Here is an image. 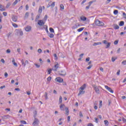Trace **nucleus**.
Here are the masks:
<instances>
[{"mask_svg": "<svg viewBox=\"0 0 126 126\" xmlns=\"http://www.w3.org/2000/svg\"><path fill=\"white\" fill-rule=\"evenodd\" d=\"M93 27H95V25L96 26H104L105 24L102 21H100L99 20L96 19L94 20V23L92 24Z\"/></svg>", "mask_w": 126, "mask_h": 126, "instance_id": "f257e3e1", "label": "nucleus"}, {"mask_svg": "<svg viewBox=\"0 0 126 126\" xmlns=\"http://www.w3.org/2000/svg\"><path fill=\"white\" fill-rule=\"evenodd\" d=\"M92 86L95 91V93H96V94H100V90L99 89V88L95 85H93Z\"/></svg>", "mask_w": 126, "mask_h": 126, "instance_id": "f03ea898", "label": "nucleus"}, {"mask_svg": "<svg viewBox=\"0 0 126 126\" xmlns=\"http://www.w3.org/2000/svg\"><path fill=\"white\" fill-rule=\"evenodd\" d=\"M21 63L23 67H25V66H26V64H28V63H29V62L28 60H26L25 62H24V60L23 59L21 60Z\"/></svg>", "mask_w": 126, "mask_h": 126, "instance_id": "7ed1b4c3", "label": "nucleus"}, {"mask_svg": "<svg viewBox=\"0 0 126 126\" xmlns=\"http://www.w3.org/2000/svg\"><path fill=\"white\" fill-rule=\"evenodd\" d=\"M1 118L3 121H5V120H7V119L10 118V116L9 115H6L4 116H1Z\"/></svg>", "mask_w": 126, "mask_h": 126, "instance_id": "20e7f679", "label": "nucleus"}, {"mask_svg": "<svg viewBox=\"0 0 126 126\" xmlns=\"http://www.w3.org/2000/svg\"><path fill=\"white\" fill-rule=\"evenodd\" d=\"M60 66V64L59 63H57L52 68L53 70L54 71H57L58 70V68H59V67Z\"/></svg>", "mask_w": 126, "mask_h": 126, "instance_id": "39448f33", "label": "nucleus"}, {"mask_svg": "<svg viewBox=\"0 0 126 126\" xmlns=\"http://www.w3.org/2000/svg\"><path fill=\"white\" fill-rule=\"evenodd\" d=\"M39 125V120L37 118H34V121L32 123L33 126H38Z\"/></svg>", "mask_w": 126, "mask_h": 126, "instance_id": "423d86ee", "label": "nucleus"}, {"mask_svg": "<svg viewBox=\"0 0 126 126\" xmlns=\"http://www.w3.org/2000/svg\"><path fill=\"white\" fill-rule=\"evenodd\" d=\"M103 44H107L106 49H108V48H110V46H111V42H107V40H103Z\"/></svg>", "mask_w": 126, "mask_h": 126, "instance_id": "0eeeda50", "label": "nucleus"}, {"mask_svg": "<svg viewBox=\"0 0 126 126\" xmlns=\"http://www.w3.org/2000/svg\"><path fill=\"white\" fill-rule=\"evenodd\" d=\"M55 81L59 82V83H62V82L63 81V79L62 78L57 77L55 79Z\"/></svg>", "mask_w": 126, "mask_h": 126, "instance_id": "6e6552de", "label": "nucleus"}, {"mask_svg": "<svg viewBox=\"0 0 126 126\" xmlns=\"http://www.w3.org/2000/svg\"><path fill=\"white\" fill-rule=\"evenodd\" d=\"M105 88H106L107 90L110 92V93H114V91H113L111 88L109 87V86H105Z\"/></svg>", "mask_w": 126, "mask_h": 126, "instance_id": "1a4fd4ad", "label": "nucleus"}, {"mask_svg": "<svg viewBox=\"0 0 126 126\" xmlns=\"http://www.w3.org/2000/svg\"><path fill=\"white\" fill-rule=\"evenodd\" d=\"M37 24L39 25V26H43V25L45 24V23H44V21H43V20H40L38 21Z\"/></svg>", "mask_w": 126, "mask_h": 126, "instance_id": "9d476101", "label": "nucleus"}, {"mask_svg": "<svg viewBox=\"0 0 126 126\" xmlns=\"http://www.w3.org/2000/svg\"><path fill=\"white\" fill-rule=\"evenodd\" d=\"M59 73V75H61V76H65L66 75V72L65 71L62 70Z\"/></svg>", "mask_w": 126, "mask_h": 126, "instance_id": "9b49d317", "label": "nucleus"}, {"mask_svg": "<svg viewBox=\"0 0 126 126\" xmlns=\"http://www.w3.org/2000/svg\"><path fill=\"white\" fill-rule=\"evenodd\" d=\"M17 16L15 15H12V20L14 21V22H16L17 21Z\"/></svg>", "mask_w": 126, "mask_h": 126, "instance_id": "f8f14e48", "label": "nucleus"}, {"mask_svg": "<svg viewBox=\"0 0 126 126\" xmlns=\"http://www.w3.org/2000/svg\"><path fill=\"white\" fill-rule=\"evenodd\" d=\"M0 11H5V8L1 4H0Z\"/></svg>", "mask_w": 126, "mask_h": 126, "instance_id": "ddd939ff", "label": "nucleus"}, {"mask_svg": "<svg viewBox=\"0 0 126 126\" xmlns=\"http://www.w3.org/2000/svg\"><path fill=\"white\" fill-rule=\"evenodd\" d=\"M80 19L82 20V21H86L87 18L84 16H82L80 17Z\"/></svg>", "mask_w": 126, "mask_h": 126, "instance_id": "4468645a", "label": "nucleus"}, {"mask_svg": "<svg viewBox=\"0 0 126 126\" xmlns=\"http://www.w3.org/2000/svg\"><path fill=\"white\" fill-rule=\"evenodd\" d=\"M84 93H85V91H83L82 90H81L79 91V94H78V96H80V95H82V94H84Z\"/></svg>", "mask_w": 126, "mask_h": 126, "instance_id": "2eb2a0df", "label": "nucleus"}, {"mask_svg": "<svg viewBox=\"0 0 126 126\" xmlns=\"http://www.w3.org/2000/svg\"><path fill=\"white\" fill-rule=\"evenodd\" d=\"M86 86H87V85H86V84H84L80 87V89H81V90H84V89L86 88Z\"/></svg>", "mask_w": 126, "mask_h": 126, "instance_id": "dca6fc26", "label": "nucleus"}, {"mask_svg": "<svg viewBox=\"0 0 126 126\" xmlns=\"http://www.w3.org/2000/svg\"><path fill=\"white\" fill-rule=\"evenodd\" d=\"M17 31L20 36H22L23 35V32H22L21 29L17 30Z\"/></svg>", "mask_w": 126, "mask_h": 126, "instance_id": "f3484780", "label": "nucleus"}, {"mask_svg": "<svg viewBox=\"0 0 126 126\" xmlns=\"http://www.w3.org/2000/svg\"><path fill=\"white\" fill-rule=\"evenodd\" d=\"M79 26H80V25L79 24H75V25H74L73 27H72V29H76V28H78V27H79Z\"/></svg>", "mask_w": 126, "mask_h": 126, "instance_id": "a211bd4d", "label": "nucleus"}, {"mask_svg": "<svg viewBox=\"0 0 126 126\" xmlns=\"http://www.w3.org/2000/svg\"><path fill=\"white\" fill-rule=\"evenodd\" d=\"M32 29L31 27L28 26L25 28V30L27 32H29Z\"/></svg>", "mask_w": 126, "mask_h": 126, "instance_id": "6ab92c4d", "label": "nucleus"}, {"mask_svg": "<svg viewBox=\"0 0 126 126\" xmlns=\"http://www.w3.org/2000/svg\"><path fill=\"white\" fill-rule=\"evenodd\" d=\"M102 44L101 42H94L93 44V46H98V45H101Z\"/></svg>", "mask_w": 126, "mask_h": 126, "instance_id": "aec40b11", "label": "nucleus"}, {"mask_svg": "<svg viewBox=\"0 0 126 126\" xmlns=\"http://www.w3.org/2000/svg\"><path fill=\"white\" fill-rule=\"evenodd\" d=\"M47 34L50 38H54V34L49 32Z\"/></svg>", "mask_w": 126, "mask_h": 126, "instance_id": "412c9836", "label": "nucleus"}, {"mask_svg": "<svg viewBox=\"0 0 126 126\" xmlns=\"http://www.w3.org/2000/svg\"><path fill=\"white\" fill-rule=\"evenodd\" d=\"M95 1H96V0H92V1H90L89 2V5H88V6H91V4H92V3H93V2H95Z\"/></svg>", "mask_w": 126, "mask_h": 126, "instance_id": "4be33fe9", "label": "nucleus"}, {"mask_svg": "<svg viewBox=\"0 0 126 126\" xmlns=\"http://www.w3.org/2000/svg\"><path fill=\"white\" fill-rule=\"evenodd\" d=\"M65 114L66 116H68V108L65 107Z\"/></svg>", "mask_w": 126, "mask_h": 126, "instance_id": "5701e85b", "label": "nucleus"}, {"mask_svg": "<svg viewBox=\"0 0 126 126\" xmlns=\"http://www.w3.org/2000/svg\"><path fill=\"white\" fill-rule=\"evenodd\" d=\"M44 97L45 98V100H48V99H49V98H48V93L47 92L45 93Z\"/></svg>", "mask_w": 126, "mask_h": 126, "instance_id": "b1692460", "label": "nucleus"}, {"mask_svg": "<svg viewBox=\"0 0 126 126\" xmlns=\"http://www.w3.org/2000/svg\"><path fill=\"white\" fill-rule=\"evenodd\" d=\"M63 103V97L62 96H60L59 97V103L62 104Z\"/></svg>", "mask_w": 126, "mask_h": 126, "instance_id": "393cba45", "label": "nucleus"}, {"mask_svg": "<svg viewBox=\"0 0 126 126\" xmlns=\"http://www.w3.org/2000/svg\"><path fill=\"white\" fill-rule=\"evenodd\" d=\"M114 29H115V30H117V29H120V27H119L118 26V25H114Z\"/></svg>", "mask_w": 126, "mask_h": 126, "instance_id": "a878e982", "label": "nucleus"}, {"mask_svg": "<svg viewBox=\"0 0 126 126\" xmlns=\"http://www.w3.org/2000/svg\"><path fill=\"white\" fill-rule=\"evenodd\" d=\"M124 25H125V22L121 21L119 24V26H124Z\"/></svg>", "mask_w": 126, "mask_h": 126, "instance_id": "bb28decb", "label": "nucleus"}, {"mask_svg": "<svg viewBox=\"0 0 126 126\" xmlns=\"http://www.w3.org/2000/svg\"><path fill=\"white\" fill-rule=\"evenodd\" d=\"M42 8L41 6H39V9H38V12H39V13H42Z\"/></svg>", "mask_w": 126, "mask_h": 126, "instance_id": "cd10ccee", "label": "nucleus"}, {"mask_svg": "<svg viewBox=\"0 0 126 126\" xmlns=\"http://www.w3.org/2000/svg\"><path fill=\"white\" fill-rule=\"evenodd\" d=\"M84 30V28H81L77 30L78 32H81V31H83Z\"/></svg>", "mask_w": 126, "mask_h": 126, "instance_id": "c85d7f7f", "label": "nucleus"}, {"mask_svg": "<svg viewBox=\"0 0 126 126\" xmlns=\"http://www.w3.org/2000/svg\"><path fill=\"white\" fill-rule=\"evenodd\" d=\"M36 116H37V111L35 110L33 112V117L36 118Z\"/></svg>", "mask_w": 126, "mask_h": 126, "instance_id": "c756f323", "label": "nucleus"}, {"mask_svg": "<svg viewBox=\"0 0 126 126\" xmlns=\"http://www.w3.org/2000/svg\"><path fill=\"white\" fill-rule=\"evenodd\" d=\"M114 14H115V15H117V14H118V13H119V11L118 10H115L113 12Z\"/></svg>", "mask_w": 126, "mask_h": 126, "instance_id": "7c9ffc66", "label": "nucleus"}, {"mask_svg": "<svg viewBox=\"0 0 126 126\" xmlns=\"http://www.w3.org/2000/svg\"><path fill=\"white\" fill-rule=\"evenodd\" d=\"M49 30L51 33H55V31L52 28H50Z\"/></svg>", "mask_w": 126, "mask_h": 126, "instance_id": "2f4dec72", "label": "nucleus"}, {"mask_svg": "<svg viewBox=\"0 0 126 126\" xmlns=\"http://www.w3.org/2000/svg\"><path fill=\"white\" fill-rule=\"evenodd\" d=\"M52 70H53V68L48 69V74H51V73L52 72Z\"/></svg>", "mask_w": 126, "mask_h": 126, "instance_id": "473e14b6", "label": "nucleus"}, {"mask_svg": "<svg viewBox=\"0 0 126 126\" xmlns=\"http://www.w3.org/2000/svg\"><path fill=\"white\" fill-rule=\"evenodd\" d=\"M63 107H64V104H61L60 105V109L62 111L63 110Z\"/></svg>", "mask_w": 126, "mask_h": 126, "instance_id": "72a5a7b5", "label": "nucleus"}, {"mask_svg": "<svg viewBox=\"0 0 126 126\" xmlns=\"http://www.w3.org/2000/svg\"><path fill=\"white\" fill-rule=\"evenodd\" d=\"M117 59H118L117 57H112L111 58V61L112 62H113V63H114V62H115V61H116V60H117Z\"/></svg>", "mask_w": 126, "mask_h": 126, "instance_id": "f704fd0d", "label": "nucleus"}, {"mask_svg": "<svg viewBox=\"0 0 126 126\" xmlns=\"http://www.w3.org/2000/svg\"><path fill=\"white\" fill-rule=\"evenodd\" d=\"M60 9H62V10L64 9V6H63V4H61L60 5Z\"/></svg>", "mask_w": 126, "mask_h": 126, "instance_id": "c9c22d12", "label": "nucleus"}, {"mask_svg": "<svg viewBox=\"0 0 126 126\" xmlns=\"http://www.w3.org/2000/svg\"><path fill=\"white\" fill-rule=\"evenodd\" d=\"M29 16V13L26 12L25 15V18H28V17Z\"/></svg>", "mask_w": 126, "mask_h": 126, "instance_id": "e433bc0d", "label": "nucleus"}, {"mask_svg": "<svg viewBox=\"0 0 126 126\" xmlns=\"http://www.w3.org/2000/svg\"><path fill=\"white\" fill-rule=\"evenodd\" d=\"M104 124L105 125V126H109V122L107 120H105Z\"/></svg>", "mask_w": 126, "mask_h": 126, "instance_id": "4c0bfd02", "label": "nucleus"}, {"mask_svg": "<svg viewBox=\"0 0 126 126\" xmlns=\"http://www.w3.org/2000/svg\"><path fill=\"white\" fill-rule=\"evenodd\" d=\"M20 123H21L22 124H23V125H26V124H27V123L26 122V121H23V120L21 121H20Z\"/></svg>", "mask_w": 126, "mask_h": 126, "instance_id": "58836bf2", "label": "nucleus"}, {"mask_svg": "<svg viewBox=\"0 0 126 126\" xmlns=\"http://www.w3.org/2000/svg\"><path fill=\"white\" fill-rule=\"evenodd\" d=\"M54 57L55 58V60H56V61H57L58 60V55H57V54H54Z\"/></svg>", "mask_w": 126, "mask_h": 126, "instance_id": "ea45409f", "label": "nucleus"}, {"mask_svg": "<svg viewBox=\"0 0 126 126\" xmlns=\"http://www.w3.org/2000/svg\"><path fill=\"white\" fill-rule=\"evenodd\" d=\"M39 18H40V15H37L36 16L35 21H37V20H38V19H39Z\"/></svg>", "mask_w": 126, "mask_h": 126, "instance_id": "a19ab883", "label": "nucleus"}, {"mask_svg": "<svg viewBox=\"0 0 126 126\" xmlns=\"http://www.w3.org/2000/svg\"><path fill=\"white\" fill-rule=\"evenodd\" d=\"M11 5V4L10 3H8L6 5V8H8V7Z\"/></svg>", "mask_w": 126, "mask_h": 126, "instance_id": "79ce46f5", "label": "nucleus"}, {"mask_svg": "<svg viewBox=\"0 0 126 126\" xmlns=\"http://www.w3.org/2000/svg\"><path fill=\"white\" fill-rule=\"evenodd\" d=\"M18 2V0H15V1L13 3V5H15Z\"/></svg>", "mask_w": 126, "mask_h": 126, "instance_id": "37998d69", "label": "nucleus"}, {"mask_svg": "<svg viewBox=\"0 0 126 126\" xmlns=\"http://www.w3.org/2000/svg\"><path fill=\"white\" fill-rule=\"evenodd\" d=\"M55 3H56V2H53V3L50 5L51 7H54L55 6Z\"/></svg>", "mask_w": 126, "mask_h": 126, "instance_id": "c03bdc74", "label": "nucleus"}, {"mask_svg": "<svg viewBox=\"0 0 126 126\" xmlns=\"http://www.w3.org/2000/svg\"><path fill=\"white\" fill-rule=\"evenodd\" d=\"M102 100H100L99 104V108H101V107H102Z\"/></svg>", "mask_w": 126, "mask_h": 126, "instance_id": "a18cd8bd", "label": "nucleus"}, {"mask_svg": "<svg viewBox=\"0 0 126 126\" xmlns=\"http://www.w3.org/2000/svg\"><path fill=\"white\" fill-rule=\"evenodd\" d=\"M51 79H52V77L49 76V77L47 78V81H51Z\"/></svg>", "mask_w": 126, "mask_h": 126, "instance_id": "49530a36", "label": "nucleus"}, {"mask_svg": "<svg viewBox=\"0 0 126 126\" xmlns=\"http://www.w3.org/2000/svg\"><path fill=\"white\" fill-rule=\"evenodd\" d=\"M12 25L14 27H15V28H17V27H18V26L17 25H16V24L14 23L12 24Z\"/></svg>", "mask_w": 126, "mask_h": 126, "instance_id": "de8ad7c7", "label": "nucleus"}, {"mask_svg": "<svg viewBox=\"0 0 126 126\" xmlns=\"http://www.w3.org/2000/svg\"><path fill=\"white\" fill-rule=\"evenodd\" d=\"M122 64H123V65H126V60L124 61L123 62H122Z\"/></svg>", "mask_w": 126, "mask_h": 126, "instance_id": "09e8293b", "label": "nucleus"}, {"mask_svg": "<svg viewBox=\"0 0 126 126\" xmlns=\"http://www.w3.org/2000/svg\"><path fill=\"white\" fill-rule=\"evenodd\" d=\"M119 43V40H115L114 42V45H118V43Z\"/></svg>", "mask_w": 126, "mask_h": 126, "instance_id": "8fccbe9b", "label": "nucleus"}, {"mask_svg": "<svg viewBox=\"0 0 126 126\" xmlns=\"http://www.w3.org/2000/svg\"><path fill=\"white\" fill-rule=\"evenodd\" d=\"M6 53L7 54H10V49H8L6 50Z\"/></svg>", "mask_w": 126, "mask_h": 126, "instance_id": "3c124183", "label": "nucleus"}, {"mask_svg": "<svg viewBox=\"0 0 126 126\" xmlns=\"http://www.w3.org/2000/svg\"><path fill=\"white\" fill-rule=\"evenodd\" d=\"M94 120L95 121V123H96V124H98L99 121L98 120V118H94Z\"/></svg>", "mask_w": 126, "mask_h": 126, "instance_id": "603ef678", "label": "nucleus"}, {"mask_svg": "<svg viewBox=\"0 0 126 126\" xmlns=\"http://www.w3.org/2000/svg\"><path fill=\"white\" fill-rule=\"evenodd\" d=\"M34 65H35V66L37 68H39V67H40V65H38L37 63H34Z\"/></svg>", "mask_w": 126, "mask_h": 126, "instance_id": "864d4df0", "label": "nucleus"}, {"mask_svg": "<svg viewBox=\"0 0 126 126\" xmlns=\"http://www.w3.org/2000/svg\"><path fill=\"white\" fill-rule=\"evenodd\" d=\"M2 14H3V15H4V16H6L7 15V13L6 12H3Z\"/></svg>", "mask_w": 126, "mask_h": 126, "instance_id": "5fc2aeb1", "label": "nucleus"}, {"mask_svg": "<svg viewBox=\"0 0 126 126\" xmlns=\"http://www.w3.org/2000/svg\"><path fill=\"white\" fill-rule=\"evenodd\" d=\"M37 52H38V53H39V54H41V53H42V49H38Z\"/></svg>", "mask_w": 126, "mask_h": 126, "instance_id": "6e6d98bb", "label": "nucleus"}, {"mask_svg": "<svg viewBox=\"0 0 126 126\" xmlns=\"http://www.w3.org/2000/svg\"><path fill=\"white\" fill-rule=\"evenodd\" d=\"M79 116H80V117H83V115L82 114V112H81V111H80V112H79Z\"/></svg>", "mask_w": 126, "mask_h": 126, "instance_id": "4d7b16f0", "label": "nucleus"}, {"mask_svg": "<svg viewBox=\"0 0 126 126\" xmlns=\"http://www.w3.org/2000/svg\"><path fill=\"white\" fill-rule=\"evenodd\" d=\"M45 31H46L47 32V34H49V31L48 30V27H46V28H45Z\"/></svg>", "mask_w": 126, "mask_h": 126, "instance_id": "13d9d810", "label": "nucleus"}, {"mask_svg": "<svg viewBox=\"0 0 126 126\" xmlns=\"http://www.w3.org/2000/svg\"><path fill=\"white\" fill-rule=\"evenodd\" d=\"M87 126H94V125L92 123H89Z\"/></svg>", "mask_w": 126, "mask_h": 126, "instance_id": "bf43d9fd", "label": "nucleus"}, {"mask_svg": "<svg viewBox=\"0 0 126 126\" xmlns=\"http://www.w3.org/2000/svg\"><path fill=\"white\" fill-rule=\"evenodd\" d=\"M44 19L47 20L48 19V15H45Z\"/></svg>", "mask_w": 126, "mask_h": 126, "instance_id": "052dcab7", "label": "nucleus"}, {"mask_svg": "<svg viewBox=\"0 0 126 126\" xmlns=\"http://www.w3.org/2000/svg\"><path fill=\"white\" fill-rule=\"evenodd\" d=\"M120 72H121V70H118L117 72V75H120Z\"/></svg>", "mask_w": 126, "mask_h": 126, "instance_id": "680f3d73", "label": "nucleus"}, {"mask_svg": "<svg viewBox=\"0 0 126 126\" xmlns=\"http://www.w3.org/2000/svg\"><path fill=\"white\" fill-rule=\"evenodd\" d=\"M122 121H123V123H126V119H125V118H122Z\"/></svg>", "mask_w": 126, "mask_h": 126, "instance_id": "e2e57ef3", "label": "nucleus"}, {"mask_svg": "<svg viewBox=\"0 0 126 126\" xmlns=\"http://www.w3.org/2000/svg\"><path fill=\"white\" fill-rule=\"evenodd\" d=\"M92 67V65H90L89 66L87 67V69H90Z\"/></svg>", "mask_w": 126, "mask_h": 126, "instance_id": "0e129e2a", "label": "nucleus"}, {"mask_svg": "<svg viewBox=\"0 0 126 126\" xmlns=\"http://www.w3.org/2000/svg\"><path fill=\"white\" fill-rule=\"evenodd\" d=\"M3 88H5V85L0 87V89H3Z\"/></svg>", "mask_w": 126, "mask_h": 126, "instance_id": "69168bd1", "label": "nucleus"}, {"mask_svg": "<svg viewBox=\"0 0 126 126\" xmlns=\"http://www.w3.org/2000/svg\"><path fill=\"white\" fill-rule=\"evenodd\" d=\"M86 62H89L90 61V58L88 57L86 59Z\"/></svg>", "mask_w": 126, "mask_h": 126, "instance_id": "338daca9", "label": "nucleus"}, {"mask_svg": "<svg viewBox=\"0 0 126 126\" xmlns=\"http://www.w3.org/2000/svg\"><path fill=\"white\" fill-rule=\"evenodd\" d=\"M4 76H5V77H7V76H8V74H7V73H6V72H5Z\"/></svg>", "mask_w": 126, "mask_h": 126, "instance_id": "774afa93", "label": "nucleus"}]
</instances>
